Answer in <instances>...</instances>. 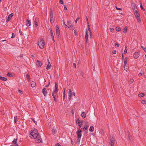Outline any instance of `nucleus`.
<instances>
[{
    "label": "nucleus",
    "mask_w": 146,
    "mask_h": 146,
    "mask_svg": "<svg viewBox=\"0 0 146 146\" xmlns=\"http://www.w3.org/2000/svg\"><path fill=\"white\" fill-rule=\"evenodd\" d=\"M115 29L117 31H119L121 30L120 27H117L115 28Z\"/></svg>",
    "instance_id": "obj_30"
},
{
    "label": "nucleus",
    "mask_w": 146,
    "mask_h": 146,
    "mask_svg": "<svg viewBox=\"0 0 146 146\" xmlns=\"http://www.w3.org/2000/svg\"><path fill=\"white\" fill-rule=\"evenodd\" d=\"M88 127H89L88 125H85L84 127L83 128H82V129H85V130H86L88 129Z\"/></svg>",
    "instance_id": "obj_27"
},
{
    "label": "nucleus",
    "mask_w": 146,
    "mask_h": 146,
    "mask_svg": "<svg viewBox=\"0 0 146 146\" xmlns=\"http://www.w3.org/2000/svg\"><path fill=\"white\" fill-rule=\"evenodd\" d=\"M134 14L138 22L139 23H140L141 21V20L140 19L139 13V12L137 13Z\"/></svg>",
    "instance_id": "obj_6"
},
{
    "label": "nucleus",
    "mask_w": 146,
    "mask_h": 146,
    "mask_svg": "<svg viewBox=\"0 0 146 146\" xmlns=\"http://www.w3.org/2000/svg\"><path fill=\"white\" fill-rule=\"evenodd\" d=\"M17 139H14L13 141V143L15 145H12L11 146H19L18 144L17 143Z\"/></svg>",
    "instance_id": "obj_13"
},
{
    "label": "nucleus",
    "mask_w": 146,
    "mask_h": 146,
    "mask_svg": "<svg viewBox=\"0 0 146 146\" xmlns=\"http://www.w3.org/2000/svg\"><path fill=\"white\" fill-rule=\"evenodd\" d=\"M88 121H86L85 123V125H88Z\"/></svg>",
    "instance_id": "obj_64"
},
{
    "label": "nucleus",
    "mask_w": 146,
    "mask_h": 146,
    "mask_svg": "<svg viewBox=\"0 0 146 146\" xmlns=\"http://www.w3.org/2000/svg\"><path fill=\"white\" fill-rule=\"evenodd\" d=\"M138 95L139 97H142L144 96L145 95V94L144 93H142L139 94Z\"/></svg>",
    "instance_id": "obj_25"
},
{
    "label": "nucleus",
    "mask_w": 146,
    "mask_h": 146,
    "mask_svg": "<svg viewBox=\"0 0 146 146\" xmlns=\"http://www.w3.org/2000/svg\"><path fill=\"white\" fill-rule=\"evenodd\" d=\"M82 130L80 129H78L76 132V133L77 135V137L78 138L77 141L78 142H80V138L82 136L81 133Z\"/></svg>",
    "instance_id": "obj_5"
},
{
    "label": "nucleus",
    "mask_w": 146,
    "mask_h": 146,
    "mask_svg": "<svg viewBox=\"0 0 146 146\" xmlns=\"http://www.w3.org/2000/svg\"><path fill=\"white\" fill-rule=\"evenodd\" d=\"M141 47L142 48V49L145 52H146V48L145 47H144L141 46Z\"/></svg>",
    "instance_id": "obj_36"
},
{
    "label": "nucleus",
    "mask_w": 146,
    "mask_h": 146,
    "mask_svg": "<svg viewBox=\"0 0 146 146\" xmlns=\"http://www.w3.org/2000/svg\"><path fill=\"white\" fill-rule=\"evenodd\" d=\"M13 15V13H11L10 14L8 17V18L6 20V22H8L11 19V18Z\"/></svg>",
    "instance_id": "obj_12"
},
{
    "label": "nucleus",
    "mask_w": 146,
    "mask_h": 146,
    "mask_svg": "<svg viewBox=\"0 0 146 146\" xmlns=\"http://www.w3.org/2000/svg\"><path fill=\"white\" fill-rule=\"evenodd\" d=\"M51 38H52V39L53 41L54 42L55 40H54V36H51Z\"/></svg>",
    "instance_id": "obj_58"
},
{
    "label": "nucleus",
    "mask_w": 146,
    "mask_h": 146,
    "mask_svg": "<svg viewBox=\"0 0 146 146\" xmlns=\"http://www.w3.org/2000/svg\"><path fill=\"white\" fill-rule=\"evenodd\" d=\"M18 92L21 94H23V92L20 90H18Z\"/></svg>",
    "instance_id": "obj_60"
},
{
    "label": "nucleus",
    "mask_w": 146,
    "mask_h": 146,
    "mask_svg": "<svg viewBox=\"0 0 146 146\" xmlns=\"http://www.w3.org/2000/svg\"><path fill=\"white\" fill-rule=\"evenodd\" d=\"M90 37L91 38H92V32H90Z\"/></svg>",
    "instance_id": "obj_52"
},
{
    "label": "nucleus",
    "mask_w": 146,
    "mask_h": 146,
    "mask_svg": "<svg viewBox=\"0 0 146 146\" xmlns=\"http://www.w3.org/2000/svg\"><path fill=\"white\" fill-rule=\"evenodd\" d=\"M114 30V29L113 28H111L110 29V31L111 32H112Z\"/></svg>",
    "instance_id": "obj_50"
},
{
    "label": "nucleus",
    "mask_w": 146,
    "mask_h": 146,
    "mask_svg": "<svg viewBox=\"0 0 146 146\" xmlns=\"http://www.w3.org/2000/svg\"><path fill=\"white\" fill-rule=\"evenodd\" d=\"M7 75L9 77H13V74L12 73L8 72Z\"/></svg>",
    "instance_id": "obj_19"
},
{
    "label": "nucleus",
    "mask_w": 146,
    "mask_h": 146,
    "mask_svg": "<svg viewBox=\"0 0 146 146\" xmlns=\"http://www.w3.org/2000/svg\"><path fill=\"white\" fill-rule=\"evenodd\" d=\"M28 82H29L30 80V75L28 74H27L26 76Z\"/></svg>",
    "instance_id": "obj_22"
},
{
    "label": "nucleus",
    "mask_w": 146,
    "mask_h": 146,
    "mask_svg": "<svg viewBox=\"0 0 146 146\" xmlns=\"http://www.w3.org/2000/svg\"><path fill=\"white\" fill-rule=\"evenodd\" d=\"M127 57H125V60L124 63V66H125L127 64Z\"/></svg>",
    "instance_id": "obj_21"
},
{
    "label": "nucleus",
    "mask_w": 146,
    "mask_h": 146,
    "mask_svg": "<svg viewBox=\"0 0 146 146\" xmlns=\"http://www.w3.org/2000/svg\"><path fill=\"white\" fill-rule=\"evenodd\" d=\"M85 38H88V31L86 30V33L85 35Z\"/></svg>",
    "instance_id": "obj_32"
},
{
    "label": "nucleus",
    "mask_w": 146,
    "mask_h": 146,
    "mask_svg": "<svg viewBox=\"0 0 146 146\" xmlns=\"http://www.w3.org/2000/svg\"><path fill=\"white\" fill-rule=\"evenodd\" d=\"M79 17H78L76 19V21H75V22L76 23H77V21H78L79 19Z\"/></svg>",
    "instance_id": "obj_61"
},
{
    "label": "nucleus",
    "mask_w": 146,
    "mask_h": 146,
    "mask_svg": "<svg viewBox=\"0 0 146 146\" xmlns=\"http://www.w3.org/2000/svg\"><path fill=\"white\" fill-rule=\"evenodd\" d=\"M50 80H49V82H48V84H47V85H46L45 86V87H47L48 86H49V85L50 83Z\"/></svg>",
    "instance_id": "obj_47"
},
{
    "label": "nucleus",
    "mask_w": 146,
    "mask_h": 146,
    "mask_svg": "<svg viewBox=\"0 0 146 146\" xmlns=\"http://www.w3.org/2000/svg\"><path fill=\"white\" fill-rule=\"evenodd\" d=\"M12 36L11 37V38H14L15 37V35L14 34V33H13L12 34Z\"/></svg>",
    "instance_id": "obj_40"
},
{
    "label": "nucleus",
    "mask_w": 146,
    "mask_h": 146,
    "mask_svg": "<svg viewBox=\"0 0 146 146\" xmlns=\"http://www.w3.org/2000/svg\"><path fill=\"white\" fill-rule=\"evenodd\" d=\"M76 123L77 124L79 125H80V124H82L83 123V121H81L79 120V118H77L76 120Z\"/></svg>",
    "instance_id": "obj_15"
},
{
    "label": "nucleus",
    "mask_w": 146,
    "mask_h": 146,
    "mask_svg": "<svg viewBox=\"0 0 146 146\" xmlns=\"http://www.w3.org/2000/svg\"><path fill=\"white\" fill-rule=\"evenodd\" d=\"M31 120L35 123V124L36 125L37 124V121H36L35 120L31 118Z\"/></svg>",
    "instance_id": "obj_38"
},
{
    "label": "nucleus",
    "mask_w": 146,
    "mask_h": 146,
    "mask_svg": "<svg viewBox=\"0 0 146 146\" xmlns=\"http://www.w3.org/2000/svg\"><path fill=\"white\" fill-rule=\"evenodd\" d=\"M141 4L140 7L141 9L143 10V11H145V9L143 7L142 4L141 3Z\"/></svg>",
    "instance_id": "obj_35"
},
{
    "label": "nucleus",
    "mask_w": 146,
    "mask_h": 146,
    "mask_svg": "<svg viewBox=\"0 0 146 146\" xmlns=\"http://www.w3.org/2000/svg\"><path fill=\"white\" fill-rule=\"evenodd\" d=\"M94 130V127L93 126H91L89 129V131L90 132H92Z\"/></svg>",
    "instance_id": "obj_24"
},
{
    "label": "nucleus",
    "mask_w": 146,
    "mask_h": 146,
    "mask_svg": "<svg viewBox=\"0 0 146 146\" xmlns=\"http://www.w3.org/2000/svg\"><path fill=\"white\" fill-rule=\"evenodd\" d=\"M51 66V65H47V66L46 69L48 70H49V69H50V68Z\"/></svg>",
    "instance_id": "obj_37"
},
{
    "label": "nucleus",
    "mask_w": 146,
    "mask_h": 146,
    "mask_svg": "<svg viewBox=\"0 0 146 146\" xmlns=\"http://www.w3.org/2000/svg\"><path fill=\"white\" fill-rule=\"evenodd\" d=\"M115 142V139L114 137H112L110 138L109 143L110 145H114V144Z\"/></svg>",
    "instance_id": "obj_7"
},
{
    "label": "nucleus",
    "mask_w": 146,
    "mask_h": 146,
    "mask_svg": "<svg viewBox=\"0 0 146 146\" xmlns=\"http://www.w3.org/2000/svg\"><path fill=\"white\" fill-rule=\"evenodd\" d=\"M141 103L143 104H146V101L144 100H142L141 101Z\"/></svg>",
    "instance_id": "obj_34"
},
{
    "label": "nucleus",
    "mask_w": 146,
    "mask_h": 146,
    "mask_svg": "<svg viewBox=\"0 0 146 146\" xmlns=\"http://www.w3.org/2000/svg\"><path fill=\"white\" fill-rule=\"evenodd\" d=\"M82 125V124H80V125H78V126H79V127H78L79 129H80L81 128V125Z\"/></svg>",
    "instance_id": "obj_59"
},
{
    "label": "nucleus",
    "mask_w": 146,
    "mask_h": 146,
    "mask_svg": "<svg viewBox=\"0 0 146 146\" xmlns=\"http://www.w3.org/2000/svg\"><path fill=\"white\" fill-rule=\"evenodd\" d=\"M26 25L27 27H29L31 25V23L29 20L27 19L26 20Z\"/></svg>",
    "instance_id": "obj_16"
},
{
    "label": "nucleus",
    "mask_w": 146,
    "mask_h": 146,
    "mask_svg": "<svg viewBox=\"0 0 146 146\" xmlns=\"http://www.w3.org/2000/svg\"><path fill=\"white\" fill-rule=\"evenodd\" d=\"M36 64L38 67H40L42 66V63L38 60H37L36 63Z\"/></svg>",
    "instance_id": "obj_14"
},
{
    "label": "nucleus",
    "mask_w": 146,
    "mask_h": 146,
    "mask_svg": "<svg viewBox=\"0 0 146 146\" xmlns=\"http://www.w3.org/2000/svg\"><path fill=\"white\" fill-rule=\"evenodd\" d=\"M44 41V40L43 38H40V41H38V45L40 48L42 49L44 47L45 44Z\"/></svg>",
    "instance_id": "obj_4"
},
{
    "label": "nucleus",
    "mask_w": 146,
    "mask_h": 146,
    "mask_svg": "<svg viewBox=\"0 0 146 146\" xmlns=\"http://www.w3.org/2000/svg\"><path fill=\"white\" fill-rule=\"evenodd\" d=\"M50 14H53L52 9V8H50Z\"/></svg>",
    "instance_id": "obj_46"
},
{
    "label": "nucleus",
    "mask_w": 146,
    "mask_h": 146,
    "mask_svg": "<svg viewBox=\"0 0 146 146\" xmlns=\"http://www.w3.org/2000/svg\"><path fill=\"white\" fill-rule=\"evenodd\" d=\"M52 131L54 134L56 133V129L54 128L52 129Z\"/></svg>",
    "instance_id": "obj_33"
},
{
    "label": "nucleus",
    "mask_w": 146,
    "mask_h": 146,
    "mask_svg": "<svg viewBox=\"0 0 146 146\" xmlns=\"http://www.w3.org/2000/svg\"><path fill=\"white\" fill-rule=\"evenodd\" d=\"M90 37L91 38H92V32H90Z\"/></svg>",
    "instance_id": "obj_53"
},
{
    "label": "nucleus",
    "mask_w": 146,
    "mask_h": 146,
    "mask_svg": "<svg viewBox=\"0 0 146 146\" xmlns=\"http://www.w3.org/2000/svg\"><path fill=\"white\" fill-rule=\"evenodd\" d=\"M19 33H20V34L21 35H23V33H22V31H21V30L20 29H19Z\"/></svg>",
    "instance_id": "obj_44"
},
{
    "label": "nucleus",
    "mask_w": 146,
    "mask_h": 146,
    "mask_svg": "<svg viewBox=\"0 0 146 146\" xmlns=\"http://www.w3.org/2000/svg\"><path fill=\"white\" fill-rule=\"evenodd\" d=\"M133 81H134V80L133 79H131L130 80V83L131 84L133 82Z\"/></svg>",
    "instance_id": "obj_51"
},
{
    "label": "nucleus",
    "mask_w": 146,
    "mask_h": 146,
    "mask_svg": "<svg viewBox=\"0 0 146 146\" xmlns=\"http://www.w3.org/2000/svg\"><path fill=\"white\" fill-rule=\"evenodd\" d=\"M112 52L113 54H115L116 53V50H114Z\"/></svg>",
    "instance_id": "obj_62"
},
{
    "label": "nucleus",
    "mask_w": 146,
    "mask_h": 146,
    "mask_svg": "<svg viewBox=\"0 0 146 146\" xmlns=\"http://www.w3.org/2000/svg\"><path fill=\"white\" fill-rule=\"evenodd\" d=\"M34 23H35V25L36 27L37 26H38V24L37 23V22L36 21V20H35V21Z\"/></svg>",
    "instance_id": "obj_39"
},
{
    "label": "nucleus",
    "mask_w": 146,
    "mask_h": 146,
    "mask_svg": "<svg viewBox=\"0 0 146 146\" xmlns=\"http://www.w3.org/2000/svg\"><path fill=\"white\" fill-rule=\"evenodd\" d=\"M67 22L68 25L67 26V27L70 28V29H74L73 25L71 24V22L70 21H68Z\"/></svg>",
    "instance_id": "obj_8"
},
{
    "label": "nucleus",
    "mask_w": 146,
    "mask_h": 146,
    "mask_svg": "<svg viewBox=\"0 0 146 146\" xmlns=\"http://www.w3.org/2000/svg\"><path fill=\"white\" fill-rule=\"evenodd\" d=\"M137 8H136V9H135V8H134V9L133 10V11H134V14H135V13H136L139 12V11H137Z\"/></svg>",
    "instance_id": "obj_31"
},
{
    "label": "nucleus",
    "mask_w": 146,
    "mask_h": 146,
    "mask_svg": "<svg viewBox=\"0 0 146 146\" xmlns=\"http://www.w3.org/2000/svg\"><path fill=\"white\" fill-rule=\"evenodd\" d=\"M128 27L127 26H125L124 27L123 31L124 33L127 32V29Z\"/></svg>",
    "instance_id": "obj_20"
},
{
    "label": "nucleus",
    "mask_w": 146,
    "mask_h": 146,
    "mask_svg": "<svg viewBox=\"0 0 146 146\" xmlns=\"http://www.w3.org/2000/svg\"><path fill=\"white\" fill-rule=\"evenodd\" d=\"M56 31L57 36L59 37L60 35V33L58 25H57L56 27Z\"/></svg>",
    "instance_id": "obj_9"
},
{
    "label": "nucleus",
    "mask_w": 146,
    "mask_h": 146,
    "mask_svg": "<svg viewBox=\"0 0 146 146\" xmlns=\"http://www.w3.org/2000/svg\"><path fill=\"white\" fill-rule=\"evenodd\" d=\"M64 9L65 10H66L67 9L65 5H64Z\"/></svg>",
    "instance_id": "obj_57"
},
{
    "label": "nucleus",
    "mask_w": 146,
    "mask_h": 146,
    "mask_svg": "<svg viewBox=\"0 0 146 146\" xmlns=\"http://www.w3.org/2000/svg\"><path fill=\"white\" fill-rule=\"evenodd\" d=\"M56 146H61V145L59 143H57L55 145Z\"/></svg>",
    "instance_id": "obj_55"
},
{
    "label": "nucleus",
    "mask_w": 146,
    "mask_h": 146,
    "mask_svg": "<svg viewBox=\"0 0 146 146\" xmlns=\"http://www.w3.org/2000/svg\"><path fill=\"white\" fill-rule=\"evenodd\" d=\"M81 116L84 118H85L86 117V114L84 112H83L81 114Z\"/></svg>",
    "instance_id": "obj_17"
},
{
    "label": "nucleus",
    "mask_w": 146,
    "mask_h": 146,
    "mask_svg": "<svg viewBox=\"0 0 146 146\" xmlns=\"http://www.w3.org/2000/svg\"><path fill=\"white\" fill-rule=\"evenodd\" d=\"M50 36H54V35H53V32H50Z\"/></svg>",
    "instance_id": "obj_63"
},
{
    "label": "nucleus",
    "mask_w": 146,
    "mask_h": 146,
    "mask_svg": "<svg viewBox=\"0 0 146 146\" xmlns=\"http://www.w3.org/2000/svg\"><path fill=\"white\" fill-rule=\"evenodd\" d=\"M86 44L88 42V38H85Z\"/></svg>",
    "instance_id": "obj_45"
},
{
    "label": "nucleus",
    "mask_w": 146,
    "mask_h": 146,
    "mask_svg": "<svg viewBox=\"0 0 146 146\" xmlns=\"http://www.w3.org/2000/svg\"><path fill=\"white\" fill-rule=\"evenodd\" d=\"M65 89L64 88V92L63 93V100H64V98H65Z\"/></svg>",
    "instance_id": "obj_29"
},
{
    "label": "nucleus",
    "mask_w": 146,
    "mask_h": 146,
    "mask_svg": "<svg viewBox=\"0 0 146 146\" xmlns=\"http://www.w3.org/2000/svg\"><path fill=\"white\" fill-rule=\"evenodd\" d=\"M32 138L35 139V141L36 143H42V140L39 134L37 135H36L35 137H32Z\"/></svg>",
    "instance_id": "obj_3"
},
{
    "label": "nucleus",
    "mask_w": 146,
    "mask_h": 146,
    "mask_svg": "<svg viewBox=\"0 0 146 146\" xmlns=\"http://www.w3.org/2000/svg\"><path fill=\"white\" fill-rule=\"evenodd\" d=\"M115 7L116 8V9L117 10H122V9L121 8H118L116 6H115Z\"/></svg>",
    "instance_id": "obj_43"
},
{
    "label": "nucleus",
    "mask_w": 146,
    "mask_h": 146,
    "mask_svg": "<svg viewBox=\"0 0 146 146\" xmlns=\"http://www.w3.org/2000/svg\"><path fill=\"white\" fill-rule=\"evenodd\" d=\"M127 46H125V50H124V54H126L127 53Z\"/></svg>",
    "instance_id": "obj_26"
},
{
    "label": "nucleus",
    "mask_w": 146,
    "mask_h": 146,
    "mask_svg": "<svg viewBox=\"0 0 146 146\" xmlns=\"http://www.w3.org/2000/svg\"><path fill=\"white\" fill-rule=\"evenodd\" d=\"M142 75H143V74H142V73H141V72L139 73L138 74V76H141Z\"/></svg>",
    "instance_id": "obj_56"
},
{
    "label": "nucleus",
    "mask_w": 146,
    "mask_h": 146,
    "mask_svg": "<svg viewBox=\"0 0 146 146\" xmlns=\"http://www.w3.org/2000/svg\"><path fill=\"white\" fill-rule=\"evenodd\" d=\"M50 22L51 24H53L54 22V20L53 19V18H50Z\"/></svg>",
    "instance_id": "obj_28"
},
{
    "label": "nucleus",
    "mask_w": 146,
    "mask_h": 146,
    "mask_svg": "<svg viewBox=\"0 0 146 146\" xmlns=\"http://www.w3.org/2000/svg\"><path fill=\"white\" fill-rule=\"evenodd\" d=\"M36 85L35 82H32V83L31 85V86L32 88H34L35 87Z\"/></svg>",
    "instance_id": "obj_23"
},
{
    "label": "nucleus",
    "mask_w": 146,
    "mask_h": 146,
    "mask_svg": "<svg viewBox=\"0 0 146 146\" xmlns=\"http://www.w3.org/2000/svg\"><path fill=\"white\" fill-rule=\"evenodd\" d=\"M55 89L54 91L52 92V96L54 98V100L56 102L57 100V99L56 98V94L58 92V84L56 82H55Z\"/></svg>",
    "instance_id": "obj_1"
},
{
    "label": "nucleus",
    "mask_w": 146,
    "mask_h": 146,
    "mask_svg": "<svg viewBox=\"0 0 146 146\" xmlns=\"http://www.w3.org/2000/svg\"><path fill=\"white\" fill-rule=\"evenodd\" d=\"M42 93L44 96H46L47 95V92L45 88H44L42 90Z\"/></svg>",
    "instance_id": "obj_10"
},
{
    "label": "nucleus",
    "mask_w": 146,
    "mask_h": 146,
    "mask_svg": "<svg viewBox=\"0 0 146 146\" xmlns=\"http://www.w3.org/2000/svg\"><path fill=\"white\" fill-rule=\"evenodd\" d=\"M119 44L118 43H115V46L117 47H119Z\"/></svg>",
    "instance_id": "obj_54"
},
{
    "label": "nucleus",
    "mask_w": 146,
    "mask_h": 146,
    "mask_svg": "<svg viewBox=\"0 0 146 146\" xmlns=\"http://www.w3.org/2000/svg\"><path fill=\"white\" fill-rule=\"evenodd\" d=\"M0 79L3 81H6L7 80V78L1 76H0Z\"/></svg>",
    "instance_id": "obj_18"
},
{
    "label": "nucleus",
    "mask_w": 146,
    "mask_h": 146,
    "mask_svg": "<svg viewBox=\"0 0 146 146\" xmlns=\"http://www.w3.org/2000/svg\"><path fill=\"white\" fill-rule=\"evenodd\" d=\"M88 30L89 31L90 33V32H91V30H90V27L89 25H88Z\"/></svg>",
    "instance_id": "obj_41"
},
{
    "label": "nucleus",
    "mask_w": 146,
    "mask_h": 146,
    "mask_svg": "<svg viewBox=\"0 0 146 146\" xmlns=\"http://www.w3.org/2000/svg\"><path fill=\"white\" fill-rule=\"evenodd\" d=\"M68 94H72V91L71 89L69 90Z\"/></svg>",
    "instance_id": "obj_48"
},
{
    "label": "nucleus",
    "mask_w": 146,
    "mask_h": 146,
    "mask_svg": "<svg viewBox=\"0 0 146 146\" xmlns=\"http://www.w3.org/2000/svg\"><path fill=\"white\" fill-rule=\"evenodd\" d=\"M139 56V54L138 52H135L133 55V57L135 58H137Z\"/></svg>",
    "instance_id": "obj_11"
},
{
    "label": "nucleus",
    "mask_w": 146,
    "mask_h": 146,
    "mask_svg": "<svg viewBox=\"0 0 146 146\" xmlns=\"http://www.w3.org/2000/svg\"><path fill=\"white\" fill-rule=\"evenodd\" d=\"M69 94V98H68V99L70 100V99H71V98L72 97V94Z\"/></svg>",
    "instance_id": "obj_49"
},
{
    "label": "nucleus",
    "mask_w": 146,
    "mask_h": 146,
    "mask_svg": "<svg viewBox=\"0 0 146 146\" xmlns=\"http://www.w3.org/2000/svg\"><path fill=\"white\" fill-rule=\"evenodd\" d=\"M59 3L60 4H63V3H64V2L62 0H60L59 1Z\"/></svg>",
    "instance_id": "obj_42"
},
{
    "label": "nucleus",
    "mask_w": 146,
    "mask_h": 146,
    "mask_svg": "<svg viewBox=\"0 0 146 146\" xmlns=\"http://www.w3.org/2000/svg\"><path fill=\"white\" fill-rule=\"evenodd\" d=\"M31 131L29 135V137L31 138L32 137H35L36 135H37L38 134V130L36 129H34Z\"/></svg>",
    "instance_id": "obj_2"
}]
</instances>
